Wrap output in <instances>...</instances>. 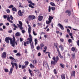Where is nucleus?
<instances>
[{
	"label": "nucleus",
	"instance_id": "obj_1",
	"mask_svg": "<svg viewBox=\"0 0 79 79\" xmlns=\"http://www.w3.org/2000/svg\"><path fill=\"white\" fill-rule=\"evenodd\" d=\"M28 31L29 34V38H28L27 39V45H29V44H31L32 42H33L32 41V35L31 34V27L30 25H28Z\"/></svg>",
	"mask_w": 79,
	"mask_h": 79
},
{
	"label": "nucleus",
	"instance_id": "obj_2",
	"mask_svg": "<svg viewBox=\"0 0 79 79\" xmlns=\"http://www.w3.org/2000/svg\"><path fill=\"white\" fill-rule=\"evenodd\" d=\"M9 40L10 41V44L12 45V46L14 47L15 45V42L16 41L15 36H13V39L9 37H6L5 39V41L7 44H9Z\"/></svg>",
	"mask_w": 79,
	"mask_h": 79
},
{
	"label": "nucleus",
	"instance_id": "obj_3",
	"mask_svg": "<svg viewBox=\"0 0 79 79\" xmlns=\"http://www.w3.org/2000/svg\"><path fill=\"white\" fill-rule=\"evenodd\" d=\"M54 47H56V48L57 50L58 53V56L60 57V58H63V56L61 55V53H60V51H59V49L58 48V43H54Z\"/></svg>",
	"mask_w": 79,
	"mask_h": 79
},
{
	"label": "nucleus",
	"instance_id": "obj_4",
	"mask_svg": "<svg viewBox=\"0 0 79 79\" xmlns=\"http://www.w3.org/2000/svg\"><path fill=\"white\" fill-rule=\"evenodd\" d=\"M19 24H17V26H18L19 28L20 29V30H23V23L21 21H19Z\"/></svg>",
	"mask_w": 79,
	"mask_h": 79
},
{
	"label": "nucleus",
	"instance_id": "obj_5",
	"mask_svg": "<svg viewBox=\"0 0 79 79\" xmlns=\"http://www.w3.org/2000/svg\"><path fill=\"white\" fill-rule=\"evenodd\" d=\"M52 59L53 60V61L56 63H57V62H58L59 60V57H58V56H57L56 57L54 56L52 58Z\"/></svg>",
	"mask_w": 79,
	"mask_h": 79
},
{
	"label": "nucleus",
	"instance_id": "obj_6",
	"mask_svg": "<svg viewBox=\"0 0 79 79\" xmlns=\"http://www.w3.org/2000/svg\"><path fill=\"white\" fill-rule=\"evenodd\" d=\"M11 64L12 65L13 68H15H15L17 69H18V64L16 63L11 62Z\"/></svg>",
	"mask_w": 79,
	"mask_h": 79
},
{
	"label": "nucleus",
	"instance_id": "obj_7",
	"mask_svg": "<svg viewBox=\"0 0 79 79\" xmlns=\"http://www.w3.org/2000/svg\"><path fill=\"white\" fill-rule=\"evenodd\" d=\"M6 52H3L2 55V58H6Z\"/></svg>",
	"mask_w": 79,
	"mask_h": 79
},
{
	"label": "nucleus",
	"instance_id": "obj_8",
	"mask_svg": "<svg viewBox=\"0 0 79 79\" xmlns=\"http://www.w3.org/2000/svg\"><path fill=\"white\" fill-rule=\"evenodd\" d=\"M31 48L32 51L34 50V42H32L31 44H30Z\"/></svg>",
	"mask_w": 79,
	"mask_h": 79
},
{
	"label": "nucleus",
	"instance_id": "obj_9",
	"mask_svg": "<svg viewBox=\"0 0 79 79\" xmlns=\"http://www.w3.org/2000/svg\"><path fill=\"white\" fill-rule=\"evenodd\" d=\"M65 13H68L69 16H70V15H71V10H66L65 11Z\"/></svg>",
	"mask_w": 79,
	"mask_h": 79
},
{
	"label": "nucleus",
	"instance_id": "obj_10",
	"mask_svg": "<svg viewBox=\"0 0 79 79\" xmlns=\"http://www.w3.org/2000/svg\"><path fill=\"white\" fill-rule=\"evenodd\" d=\"M58 26L59 27H60V29H61L62 30H64V27H63V26L61 25V24L60 23H58Z\"/></svg>",
	"mask_w": 79,
	"mask_h": 79
},
{
	"label": "nucleus",
	"instance_id": "obj_11",
	"mask_svg": "<svg viewBox=\"0 0 79 79\" xmlns=\"http://www.w3.org/2000/svg\"><path fill=\"white\" fill-rule=\"evenodd\" d=\"M43 19V16H38V21H41Z\"/></svg>",
	"mask_w": 79,
	"mask_h": 79
},
{
	"label": "nucleus",
	"instance_id": "obj_12",
	"mask_svg": "<svg viewBox=\"0 0 79 79\" xmlns=\"http://www.w3.org/2000/svg\"><path fill=\"white\" fill-rule=\"evenodd\" d=\"M75 71H73V72L71 73V75L70 77V78H72V77H73H73H75Z\"/></svg>",
	"mask_w": 79,
	"mask_h": 79
},
{
	"label": "nucleus",
	"instance_id": "obj_13",
	"mask_svg": "<svg viewBox=\"0 0 79 79\" xmlns=\"http://www.w3.org/2000/svg\"><path fill=\"white\" fill-rule=\"evenodd\" d=\"M18 15L19 16H22L23 15V14L22 13V12L21 11V10H19L18 11Z\"/></svg>",
	"mask_w": 79,
	"mask_h": 79
},
{
	"label": "nucleus",
	"instance_id": "obj_14",
	"mask_svg": "<svg viewBox=\"0 0 79 79\" xmlns=\"http://www.w3.org/2000/svg\"><path fill=\"white\" fill-rule=\"evenodd\" d=\"M15 35L17 36V37H19V36L21 35V33H20L19 32H17L15 34Z\"/></svg>",
	"mask_w": 79,
	"mask_h": 79
},
{
	"label": "nucleus",
	"instance_id": "obj_15",
	"mask_svg": "<svg viewBox=\"0 0 79 79\" xmlns=\"http://www.w3.org/2000/svg\"><path fill=\"white\" fill-rule=\"evenodd\" d=\"M28 71L31 76V77L32 76V73H33L32 71L31 70V69H29Z\"/></svg>",
	"mask_w": 79,
	"mask_h": 79
},
{
	"label": "nucleus",
	"instance_id": "obj_16",
	"mask_svg": "<svg viewBox=\"0 0 79 79\" xmlns=\"http://www.w3.org/2000/svg\"><path fill=\"white\" fill-rule=\"evenodd\" d=\"M75 55L76 54H75V53L72 54V58L73 59V60H74V59H75V58H76Z\"/></svg>",
	"mask_w": 79,
	"mask_h": 79
},
{
	"label": "nucleus",
	"instance_id": "obj_17",
	"mask_svg": "<svg viewBox=\"0 0 79 79\" xmlns=\"http://www.w3.org/2000/svg\"><path fill=\"white\" fill-rule=\"evenodd\" d=\"M53 19V17L51 16H49V18H48L49 21H50L52 22V20Z\"/></svg>",
	"mask_w": 79,
	"mask_h": 79
},
{
	"label": "nucleus",
	"instance_id": "obj_18",
	"mask_svg": "<svg viewBox=\"0 0 79 79\" xmlns=\"http://www.w3.org/2000/svg\"><path fill=\"white\" fill-rule=\"evenodd\" d=\"M59 48H60L61 50H62V51H63V50H64L63 46L62 45H60Z\"/></svg>",
	"mask_w": 79,
	"mask_h": 79
},
{
	"label": "nucleus",
	"instance_id": "obj_19",
	"mask_svg": "<svg viewBox=\"0 0 79 79\" xmlns=\"http://www.w3.org/2000/svg\"><path fill=\"white\" fill-rule=\"evenodd\" d=\"M62 79H65V75L64 74H62L61 76Z\"/></svg>",
	"mask_w": 79,
	"mask_h": 79
},
{
	"label": "nucleus",
	"instance_id": "obj_20",
	"mask_svg": "<svg viewBox=\"0 0 79 79\" xmlns=\"http://www.w3.org/2000/svg\"><path fill=\"white\" fill-rule=\"evenodd\" d=\"M46 53H48V55L49 58L50 59L51 58V57H50V54H51V53L49 52H46Z\"/></svg>",
	"mask_w": 79,
	"mask_h": 79
},
{
	"label": "nucleus",
	"instance_id": "obj_21",
	"mask_svg": "<svg viewBox=\"0 0 79 79\" xmlns=\"http://www.w3.org/2000/svg\"><path fill=\"white\" fill-rule=\"evenodd\" d=\"M51 22H52L50 20H47L46 21V23L47 24H50L51 23Z\"/></svg>",
	"mask_w": 79,
	"mask_h": 79
},
{
	"label": "nucleus",
	"instance_id": "obj_22",
	"mask_svg": "<svg viewBox=\"0 0 79 79\" xmlns=\"http://www.w3.org/2000/svg\"><path fill=\"white\" fill-rule=\"evenodd\" d=\"M12 11H17V9H16V7H13L12 8Z\"/></svg>",
	"mask_w": 79,
	"mask_h": 79
},
{
	"label": "nucleus",
	"instance_id": "obj_23",
	"mask_svg": "<svg viewBox=\"0 0 79 79\" xmlns=\"http://www.w3.org/2000/svg\"><path fill=\"white\" fill-rule=\"evenodd\" d=\"M13 72V68H11L10 69V72L9 73V74H11Z\"/></svg>",
	"mask_w": 79,
	"mask_h": 79
},
{
	"label": "nucleus",
	"instance_id": "obj_24",
	"mask_svg": "<svg viewBox=\"0 0 79 79\" xmlns=\"http://www.w3.org/2000/svg\"><path fill=\"white\" fill-rule=\"evenodd\" d=\"M12 26H14V27H15V28H17V29H18V27H17V26L15 25V24L14 23L12 24Z\"/></svg>",
	"mask_w": 79,
	"mask_h": 79
},
{
	"label": "nucleus",
	"instance_id": "obj_25",
	"mask_svg": "<svg viewBox=\"0 0 79 79\" xmlns=\"http://www.w3.org/2000/svg\"><path fill=\"white\" fill-rule=\"evenodd\" d=\"M37 40L36 39H35V45L36 46V45L37 44Z\"/></svg>",
	"mask_w": 79,
	"mask_h": 79
},
{
	"label": "nucleus",
	"instance_id": "obj_26",
	"mask_svg": "<svg viewBox=\"0 0 79 79\" xmlns=\"http://www.w3.org/2000/svg\"><path fill=\"white\" fill-rule=\"evenodd\" d=\"M56 63L55 62V61H52L51 62V64H53V65H55V64H56Z\"/></svg>",
	"mask_w": 79,
	"mask_h": 79
},
{
	"label": "nucleus",
	"instance_id": "obj_27",
	"mask_svg": "<svg viewBox=\"0 0 79 79\" xmlns=\"http://www.w3.org/2000/svg\"><path fill=\"white\" fill-rule=\"evenodd\" d=\"M50 4L51 5H52V6H56V5H55V3L53 2H50Z\"/></svg>",
	"mask_w": 79,
	"mask_h": 79
},
{
	"label": "nucleus",
	"instance_id": "obj_28",
	"mask_svg": "<svg viewBox=\"0 0 79 79\" xmlns=\"http://www.w3.org/2000/svg\"><path fill=\"white\" fill-rule=\"evenodd\" d=\"M33 35H34L35 36H36L37 34V33L35 32V31L34 30H33Z\"/></svg>",
	"mask_w": 79,
	"mask_h": 79
},
{
	"label": "nucleus",
	"instance_id": "obj_29",
	"mask_svg": "<svg viewBox=\"0 0 79 79\" xmlns=\"http://www.w3.org/2000/svg\"><path fill=\"white\" fill-rule=\"evenodd\" d=\"M33 64H36V63H37V60H33Z\"/></svg>",
	"mask_w": 79,
	"mask_h": 79
},
{
	"label": "nucleus",
	"instance_id": "obj_30",
	"mask_svg": "<svg viewBox=\"0 0 79 79\" xmlns=\"http://www.w3.org/2000/svg\"><path fill=\"white\" fill-rule=\"evenodd\" d=\"M14 7V6L13 5H10L8 7L9 8H13Z\"/></svg>",
	"mask_w": 79,
	"mask_h": 79
},
{
	"label": "nucleus",
	"instance_id": "obj_31",
	"mask_svg": "<svg viewBox=\"0 0 79 79\" xmlns=\"http://www.w3.org/2000/svg\"><path fill=\"white\" fill-rule=\"evenodd\" d=\"M6 11L7 13H10V10H9V9H6Z\"/></svg>",
	"mask_w": 79,
	"mask_h": 79
},
{
	"label": "nucleus",
	"instance_id": "obj_32",
	"mask_svg": "<svg viewBox=\"0 0 79 79\" xmlns=\"http://www.w3.org/2000/svg\"><path fill=\"white\" fill-rule=\"evenodd\" d=\"M8 17L7 18V21H9L10 20V17H9V15H7Z\"/></svg>",
	"mask_w": 79,
	"mask_h": 79
},
{
	"label": "nucleus",
	"instance_id": "obj_33",
	"mask_svg": "<svg viewBox=\"0 0 79 79\" xmlns=\"http://www.w3.org/2000/svg\"><path fill=\"white\" fill-rule=\"evenodd\" d=\"M45 67H48V68H49V66H48V64L47 62L45 63Z\"/></svg>",
	"mask_w": 79,
	"mask_h": 79
},
{
	"label": "nucleus",
	"instance_id": "obj_34",
	"mask_svg": "<svg viewBox=\"0 0 79 79\" xmlns=\"http://www.w3.org/2000/svg\"><path fill=\"white\" fill-rule=\"evenodd\" d=\"M30 66L31 68H34V65H33L32 64H30Z\"/></svg>",
	"mask_w": 79,
	"mask_h": 79
},
{
	"label": "nucleus",
	"instance_id": "obj_35",
	"mask_svg": "<svg viewBox=\"0 0 79 79\" xmlns=\"http://www.w3.org/2000/svg\"><path fill=\"white\" fill-rule=\"evenodd\" d=\"M29 7H30V8H34V7L32 6V5H31V4H29Z\"/></svg>",
	"mask_w": 79,
	"mask_h": 79
},
{
	"label": "nucleus",
	"instance_id": "obj_36",
	"mask_svg": "<svg viewBox=\"0 0 79 79\" xmlns=\"http://www.w3.org/2000/svg\"><path fill=\"white\" fill-rule=\"evenodd\" d=\"M51 10V7L50 6H49L48 7V11L49 12H50Z\"/></svg>",
	"mask_w": 79,
	"mask_h": 79
},
{
	"label": "nucleus",
	"instance_id": "obj_37",
	"mask_svg": "<svg viewBox=\"0 0 79 79\" xmlns=\"http://www.w3.org/2000/svg\"><path fill=\"white\" fill-rule=\"evenodd\" d=\"M3 17L4 18V19H6V18H7V15H4L3 16Z\"/></svg>",
	"mask_w": 79,
	"mask_h": 79
},
{
	"label": "nucleus",
	"instance_id": "obj_38",
	"mask_svg": "<svg viewBox=\"0 0 79 79\" xmlns=\"http://www.w3.org/2000/svg\"><path fill=\"white\" fill-rule=\"evenodd\" d=\"M60 66H61L62 68H64V65L63 64H62L61 63L60 64Z\"/></svg>",
	"mask_w": 79,
	"mask_h": 79
},
{
	"label": "nucleus",
	"instance_id": "obj_39",
	"mask_svg": "<svg viewBox=\"0 0 79 79\" xmlns=\"http://www.w3.org/2000/svg\"><path fill=\"white\" fill-rule=\"evenodd\" d=\"M5 71L6 72V73L7 72H8V69H4Z\"/></svg>",
	"mask_w": 79,
	"mask_h": 79
},
{
	"label": "nucleus",
	"instance_id": "obj_40",
	"mask_svg": "<svg viewBox=\"0 0 79 79\" xmlns=\"http://www.w3.org/2000/svg\"><path fill=\"white\" fill-rule=\"evenodd\" d=\"M53 71L54 74H57V72H56V69H54Z\"/></svg>",
	"mask_w": 79,
	"mask_h": 79
},
{
	"label": "nucleus",
	"instance_id": "obj_41",
	"mask_svg": "<svg viewBox=\"0 0 79 79\" xmlns=\"http://www.w3.org/2000/svg\"><path fill=\"white\" fill-rule=\"evenodd\" d=\"M26 32V31L24 30H22V34H24Z\"/></svg>",
	"mask_w": 79,
	"mask_h": 79
},
{
	"label": "nucleus",
	"instance_id": "obj_42",
	"mask_svg": "<svg viewBox=\"0 0 79 79\" xmlns=\"http://www.w3.org/2000/svg\"><path fill=\"white\" fill-rule=\"evenodd\" d=\"M9 58L10 60H15V58H14L12 57V56H10Z\"/></svg>",
	"mask_w": 79,
	"mask_h": 79
},
{
	"label": "nucleus",
	"instance_id": "obj_43",
	"mask_svg": "<svg viewBox=\"0 0 79 79\" xmlns=\"http://www.w3.org/2000/svg\"><path fill=\"white\" fill-rule=\"evenodd\" d=\"M36 49L37 50H39V49H40V47L39 46H37L36 47Z\"/></svg>",
	"mask_w": 79,
	"mask_h": 79
},
{
	"label": "nucleus",
	"instance_id": "obj_44",
	"mask_svg": "<svg viewBox=\"0 0 79 79\" xmlns=\"http://www.w3.org/2000/svg\"><path fill=\"white\" fill-rule=\"evenodd\" d=\"M72 51H73V52H74V51H75V48H74V47H73L71 49Z\"/></svg>",
	"mask_w": 79,
	"mask_h": 79
},
{
	"label": "nucleus",
	"instance_id": "obj_45",
	"mask_svg": "<svg viewBox=\"0 0 79 79\" xmlns=\"http://www.w3.org/2000/svg\"><path fill=\"white\" fill-rule=\"evenodd\" d=\"M23 40H24V39L22 38H20V42H23Z\"/></svg>",
	"mask_w": 79,
	"mask_h": 79
},
{
	"label": "nucleus",
	"instance_id": "obj_46",
	"mask_svg": "<svg viewBox=\"0 0 79 79\" xmlns=\"http://www.w3.org/2000/svg\"><path fill=\"white\" fill-rule=\"evenodd\" d=\"M11 61L12 62L11 63H13V62H16V60L15 59H14V60H12Z\"/></svg>",
	"mask_w": 79,
	"mask_h": 79
},
{
	"label": "nucleus",
	"instance_id": "obj_47",
	"mask_svg": "<svg viewBox=\"0 0 79 79\" xmlns=\"http://www.w3.org/2000/svg\"><path fill=\"white\" fill-rule=\"evenodd\" d=\"M60 41H61L62 42H64V40L63 39H60Z\"/></svg>",
	"mask_w": 79,
	"mask_h": 79
},
{
	"label": "nucleus",
	"instance_id": "obj_48",
	"mask_svg": "<svg viewBox=\"0 0 79 79\" xmlns=\"http://www.w3.org/2000/svg\"><path fill=\"white\" fill-rule=\"evenodd\" d=\"M67 31L68 33H70V30H69V29L68 28L67 30Z\"/></svg>",
	"mask_w": 79,
	"mask_h": 79
},
{
	"label": "nucleus",
	"instance_id": "obj_49",
	"mask_svg": "<svg viewBox=\"0 0 79 79\" xmlns=\"http://www.w3.org/2000/svg\"><path fill=\"white\" fill-rule=\"evenodd\" d=\"M46 61H43V66H44V65H45V63H46Z\"/></svg>",
	"mask_w": 79,
	"mask_h": 79
},
{
	"label": "nucleus",
	"instance_id": "obj_50",
	"mask_svg": "<svg viewBox=\"0 0 79 79\" xmlns=\"http://www.w3.org/2000/svg\"><path fill=\"white\" fill-rule=\"evenodd\" d=\"M69 43H71L72 42V40L71 39H69L68 40Z\"/></svg>",
	"mask_w": 79,
	"mask_h": 79
},
{
	"label": "nucleus",
	"instance_id": "obj_51",
	"mask_svg": "<svg viewBox=\"0 0 79 79\" xmlns=\"http://www.w3.org/2000/svg\"><path fill=\"white\" fill-rule=\"evenodd\" d=\"M10 18L11 20H13V17L12 16V15H11L10 16Z\"/></svg>",
	"mask_w": 79,
	"mask_h": 79
},
{
	"label": "nucleus",
	"instance_id": "obj_52",
	"mask_svg": "<svg viewBox=\"0 0 79 79\" xmlns=\"http://www.w3.org/2000/svg\"><path fill=\"white\" fill-rule=\"evenodd\" d=\"M27 42H24L23 45L24 46H27Z\"/></svg>",
	"mask_w": 79,
	"mask_h": 79
},
{
	"label": "nucleus",
	"instance_id": "obj_53",
	"mask_svg": "<svg viewBox=\"0 0 79 79\" xmlns=\"http://www.w3.org/2000/svg\"><path fill=\"white\" fill-rule=\"evenodd\" d=\"M32 16L31 15H29L28 17V18L29 19H32Z\"/></svg>",
	"mask_w": 79,
	"mask_h": 79
},
{
	"label": "nucleus",
	"instance_id": "obj_54",
	"mask_svg": "<svg viewBox=\"0 0 79 79\" xmlns=\"http://www.w3.org/2000/svg\"><path fill=\"white\" fill-rule=\"evenodd\" d=\"M16 56H21V54L18 52L17 54H16Z\"/></svg>",
	"mask_w": 79,
	"mask_h": 79
},
{
	"label": "nucleus",
	"instance_id": "obj_55",
	"mask_svg": "<svg viewBox=\"0 0 79 79\" xmlns=\"http://www.w3.org/2000/svg\"><path fill=\"white\" fill-rule=\"evenodd\" d=\"M40 46H41V48H42V47H44V44L42 43V44H41L40 45Z\"/></svg>",
	"mask_w": 79,
	"mask_h": 79
},
{
	"label": "nucleus",
	"instance_id": "obj_56",
	"mask_svg": "<svg viewBox=\"0 0 79 79\" xmlns=\"http://www.w3.org/2000/svg\"><path fill=\"white\" fill-rule=\"evenodd\" d=\"M41 55V53H40L39 52L38 53V56H40Z\"/></svg>",
	"mask_w": 79,
	"mask_h": 79
},
{
	"label": "nucleus",
	"instance_id": "obj_57",
	"mask_svg": "<svg viewBox=\"0 0 79 79\" xmlns=\"http://www.w3.org/2000/svg\"><path fill=\"white\" fill-rule=\"evenodd\" d=\"M51 9L52 10V11H53V10H55V7H52Z\"/></svg>",
	"mask_w": 79,
	"mask_h": 79
},
{
	"label": "nucleus",
	"instance_id": "obj_58",
	"mask_svg": "<svg viewBox=\"0 0 79 79\" xmlns=\"http://www.w3.org/2000/svg\"><path fill=\"white\" fill-rule=\"evenodd\" d=\"M29 64V62L28 61H26L25 62V65H27Z\"/></svg>",
	"mask_w": 79,
	"mask_h": 79
},
{
	"label": "nucleus",
	"instance_id": "obj_59",
	"mask_svg": "<svg viewBox=\"0 0 79 79\" xmlns=\"http://www.w3.org/2000/svg\"><path fill=\"white\" fill-rule=\"evenodd\" d=\"M6 26H9V25H10V23H6Z\"/></svg>",
	"mask_w": 79,
	"mask_h": 79
},
{
	"label": "nucleus",
	"instance_id": "obj_60",
	"mask_svg": "<svg viewBox=\"0 0 79 79\" xmlns=\"http://www.w3.org/2000/svg\"><path fill=\"white\" fill-rule=\"evenodd\" d=\"M37 24L38 26H41V25H42V23H38Z\"/></svg>",
	"mask_w": 79,
	"mask_h": 79
},
{
	"label": "nucleus",
	"instance_id": "obj_61",
	"mask_svg": "<svg viewBox=\"0 0 79 79\" xmlns=\"http://www.w3.org/2000/svg\"><path fill=\"white\" fill-rule=\"evenodd\" d=\"M22 69H24V68H26V66L24 65H22Z\"/></svg>",
	"mask_w": 79,
	"mask_h": 79
},
{
	"label": "nucleus",
	"instance_id": "obj_62",
	"mask_svg": "<svg viewBox=\"0 0 79 79\" xmlns=\"http://www.w3.org/2000/svg\"><path fill=\"white\" fill-rule=\"evenodd\" d=\"M28 3H30V4H31L32 2V1H28Z\"/></svg>",
	"mask_w": 79,
	"mask_h": 79
},
{
	"label": "nucleus",
	"instance_id": "obj_63",
	"mask_svg": "<svg viewBox=\"0 0 79 79\" xmlns=\"http://www.w3.org/2000/svg\"><path fill=\"white\" fill-rule=\"evenodd\" d=\"M14 53H17V50H14Z\"/></svg>",
	"mask_w": 79,
	"mask_h": 79
},
{
	"label": "nucleus",
	"instance_id": "obj_64",
	"mask_svg": "<svg viewBox=\"0 0 79 79\" xmlns=\"http://www.w3.org/2000/svg\"><path fill=\"white\" fill-rule=\"evenodd\" d=\"M68 19H66L65 20V23H68Z\"/></svg>",
	"mask_w": 79,
	"mask_h": 79
}]
</instances>
